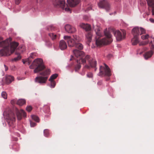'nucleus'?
Wrapping results in <instances>:
<instances>
[{"instance_id": "obj_1", "label": "nucleus", "mask_w": 154, "mask_h": 154, "mask_svg": "<svg viewBox=\"0 0 154 154\" xmlns=\"http://www.w3.org/2000/svg\"><path fill=\"white\" fill-rule=\"evenodd\" d=\"M88 62L89 64L92 67L96 68L97 65V61L95 60L90 56L87 55L84 58H80L79 60L76 61L77 64L75 66V72L78 71L81 67V64L80 62H81L82 63L84 64L86 63V61Z\"/></svg>"}, {"instance_id": "obj_2", "label": "nucleus", "mask_w": 154, "mask_h": 154, "mask_svg": "<svg viewBox=\"0 0 154 154\" xmlns=\"http://www.w3.org/2000/svg\"><path fill=\"white\" fill-rule=\"evenodd\" d=\"M29 68L33 69L34 68V72L37 73L42 71L45 68L42 60L41 59L37 58L35 59L32 64L30 66Z\"/></svg>"}, {"instance_id": "obj_3", "label": "nucleus", "mask_w": 154, "mask_h": 154, "mask_svg": "<svg viewBox=\"0 0 154 154\" xmlns=\"http://www.w3.org/2000/svg\"><path fill=\"white\" fill-rule=\"evenodd\" d=\"M11 37L0 42V47L3 48L0 50V56H7L8 54L9 43L12 41Z\"/></svg>"}, {"instance_id": "obj_4", "label": "nucleus", "mask_w": 154, "mask_h": 154, "mask_svg": "<svg viewBox=\"0 0 154 154\" xmlns=\"http://www.w3.org/2000/svg\"><path fill=\"white\" fill-rule=\"evenodd\" d=\"M122 32L119 30L113 31V33L116 37L117 41H120L125 38L126 35V32L125 30L122 29Z\"/></svg>"}, {"instance_id": "obj_5", "label": "nucleus", "mask_w": 154, "mask_h": 154, "mask_svg": "<svg viewBox=\"0 0 154 154\" xmlns=\"http://www.w3.org/2000/svg\"><path fill=\"white\" fill-rule=\"evenodd\" d=\"M65 2L64 0H59L53 3L54 6L57 8H61L63 9L64 8L65 10L66 11L70 12L71 13V11L69 8L68 7L67 5H65Z\"/></svg>"}, {"instance_id": "obj_6", "label": "nucleus", "mask_w": 154, "mask_h": 154, "mask_svg": "<svg viewBox=\"0 0 154 154\" xmlns=\"http://www.w3.org/2000/svg\"><path fill=\"white\" fill-rule=\"evenodd\" d=\"M98 75L103 77L107 76L109 77L112 75V72L110 69H105L104 66H100V72Z\"/></svg>"}, {"instance_id": "obj_7", "label": "nucleus", "mask_w": 154, "mask_h": 154, "mask_svg": "<svg viewBox=\"0 0 154 154\" xmlns=\"http://www.w3.org/2000/svg\"><path fill=\"white\" fill-rule=\"evenodd\" d=\"M112 41L111 40H107L105 38L102 39H97L96 40V44L97 46H100L103 45H107L110 44Z\"/></svg>"}, {"instance_id": "obj_8", "label": "nucleus", "mask_w": 154, "mask_h": 154, "mask_svg": "<svg viewBox=\"0 0 154 154\" xmlns=\"http://www.w3.org/2000/svg\"><path fill=\"white\" fill-rule=\"evenodd\" d=\"M98 5L99 7L105 8L107 11H108L110 9L109 5L107 0H100Z\"/></svg>"}, {"instance_id": "obj_9", "label": "nucleus", "mask_w": 154, "mask_h": 154, "mask_svg": "<svg viewBox=\"0 0 154 154\" xmlns=\"http://www.w3.org/2000/svg\"><path fill=\"white\" fill-rule=\"evenodd\" d=\"M19 45L18 42H12L10 43V48L11 49L10 50L9 48V51L8 54H7V56L10 55L11 54H13L15 51L16 48Z\"/></svg>"}, {"instance_id": "obj_10", "label": "nucleus", "mask_w": 154, "mask_h": 154, "mask_svg": "<svg viewBox=\"0 0 154 154\" xmlns=\"http://www.w3.org/2000/svg\"><path fill=\"white\" fill-rule=\"evenodd\" d=\"M16 110L17 117L18 120H21L22 116L24 117H26V113L23 110L21 109L20 110H19L18 109L16 108Z\"/></svg>"}, {"instance_id": "obj_11", "label": "nucleus", "mask_w": 154, "mask_h": 154, "mask_svg": "<svg viewBox=\"0 0 154 154\" xmlns=\"http://www.w3.org/2000/svg\"><path fill=\"white\" fill-rule=\"evenodd\" d=\"M6 120H8L15 118L14 113L11 110H9L7 112H5L4 113Z\"/></svg>"}, {"instance_id": "obj_12", "label": "nucleus", "mask_w": 154, "mask_h": 154, "mask_svg": "<svg viewBox=\"0 0 154 154\" xmlns=\"http://www.w3.org/2000/svg\"><path fill=\"white\" fill-rule=\"evenodd\" d=\"M48 78V76H37L35 79V82L40 84L45 83L46 82Z\"/></svg>"}, {"instance_id": "obj_13", "label": "nucleus", "mask_w": 154, "mask_h": 154, "mask_svg": "<svg viewBox=\"0 0 154 154\" xmlns=\"http://www.w3.org/2000/svg\"><path fill=\"white\" fill-rule=\"evenodd\" d=\"M81 0H67V2L71 7H74L79 4Z\"/></svg>"}, {"instance_id": "obj_14", "label": "nucleus", "mask_w": 154, "mask_h": 154, "mask_svg": "<svg viewBox=\"0 0 154 154\" xmlns=\"http://www.w3.org/2000/svg\"><path fill=\"white\" fill-rule=\"evenodd\" d=\"M146 33V30L142 28L135 27V35H141L145 34Z\"/></svg>"}, {"instance_id": "obj_15", "label": "nucleus", "mask_w": 154, "mask_h": 154, "mask_svg": "<svg viewBox=\"0 0 154 154\" xmlns=\"http://www.w3.org/2000/svg\"><path fill=\"white\" fill-rule=\"evenodd\" d=\"M66 31L68 33H73L75 32L76 29L69 24L66 25L65 26Z\"/></svg>"}, {"instance_id": "obj_16", "label": "nucleus", "mask_w": 154, "mask_h": 154, "mask_svg": "<svg viewBox=\"0 0 154 154\" xmlns=\"http://www.w3.org/2000/svg\"><path fill=\"white\" fill-rule=\"evenodd\" d=\"M152 43H151V42L150 43V45H151L150 47V48L151 50L149 51L146 52L144 55V57L146 59H147L148 58L151 57L153 54L152 50L154 49V45H152Z\"/></svg>"}, {"instance_id": "obj_17", "label": "nucleus", "mask_w": 154, "mask_h": 154, "mask_svg": "<svg viewBox=\"0 0 154 154\" xmlns=\"http://www.w3.org/2000/svg\"><path fill=\"white\" fill-rule=\"evenodd\" d=\"M73 52L75 57H83L85 55V53L84 52L78 50H74Z\"/></svg>"}, {"instance_id": "obj_18", "label": "nucleus", "mask_w": 154, "mask_h": 154, "mask_svg": "<svg viewBox=\"0 0 154 154\" xmlns=\"http://www.w3.org/2000/svg\"><path fill=\"white\" fill-rule=\"evenodd\" d=\"M79 26L81 28L85 29L86 31H89L91 29V25L88 23H81Z\"/></svg>"}, {"instance_id": "obj_19", "label": "nucleus", "mask_w": 154, "mask_h": 154, "mask_svg": "<svg viewBox=\"0 0 154 154\" xmlns=\"http://www.w3.org/2000/svg\"><path fill=\"white\" fill-rule=\"evenodd\" d=\"M59 48L61 50H64L67 48V45L66 42L63 40H62L59 42Z\"/></svg>"}, {"instance_id": "obj_20", "label": "nucleus", "mask_w": 154, "mask_h": 154, "mask_svg": "<svg viewBox=\"0 0 154 154\" xmlns=\"http://www.w3.org/2000/svg\"><path fill=\"white\" fill-rule=\"evenodd\" d=\"M38 54L36 52L32 53L31 54L29 57L27 58V60L29 65L31 62L32 60L31 59H33L35 58L36 57H37Z\"/></svg>"}, {"instance_id": "obj_21", "label": "nucleus", "mask_w": 154, "mask_h": 154, "mask_svg": "<svg viewBox=\"0 0 154 154\" xmlns=\"http://www.w3.org/2000/svg\"><path fill=\"white\" fill-rule=\"evenodd\" d=\"M15 120L16 118H14L10 120H7L6 122L10 127H12L13 128L15 127Z\"/></svg>"}, {"instance_id": "obj_22", "label": "nucleus", "mask_w": 154, "mask_h": 154, "mask_svg": "<svg viewBox=\"0 0 154 154\" xmlns=\"http://www.w3.org/2000/svg\"><path fill=\"white\" fill-rule=\"evenodd\" d=\"M43 109L45 113L49 114V115H46L45 116L47 118L49 117L51 114L50 113V107L48 105H45L43 107Z\"/></svg>"}, {"instance_id": "obj_23", "label": "nucleus", "mask_w": 154, "mask_h": 154, "mask_svg": "<svg viewBox=\"0 0 154 154\" xmlns=\"http://www.w3.org/2000/svg\"><path fill=\"white\" fill-rule=\"evenodd\" d=\"M68 45L69 47H73L75 46L76 42L74 39L71 38L70 39H69L67 41Z\"/></svg>"}, {"instance_id": "obj_24", "label": "nucleus", "mask_w": 154, "mask_h": 154, "mask_svg": "<svg viewBox=\"0 0 154 154\" xmlns=\"http://www.w3.org/2000/svg\"><path fill=\"white\" fill-rule=\"evenodd\" d=\"M14 80V78L13 76L11 75H8L6 78V83L7 84H9L11 83Z\"/></svg>"}, {"instance_id": "obj_25", "label": "nucleus", "mask_w": 154, "mask_h": 154, "mask_svg": "<svg viewBox=\"0 0 154 154\" xmlns=\"http://www.w3.org/2000/svg\"><path fill=\"white\" fill-rule=\"evenodd\" d=\"M104 34L105 35L106 37V39H107V40H111L112 41V40L111 39V37L112 35L110 33V32L107 31V29H105L104 31Z\"/></svg>"}, {"instance_id": "obj_26", "label": "nucleus", "mask_w": 154, "mask_h": 154, "mask_svg": "<svg viewBox=\"0 0 154 154\" xmlns=\"http://www.w3.org/2000/svg\"><path fill=\"white\" fill-rule=\"evenodd\" d=\"M50 72L51 71L50 69H47L40 72V75L44 76H47L50 74Z\"/></svg>"}, {"instance_id": "obj_27", "label": "nucleus", "mask_w": 154, "mask_h": 154, "mask_svg": "<svg viewBox=\"0 0 154 154\" xmlns=\"http://www.w3.org/2000/svg\"><path fill=\"white\" fill-rule=\"evenodd\" d=\"M92 34L91 32H88L86 34V36L88 40L87 42L90 43L91 41Z\"/></svg>"}, {"instance_id": "obj_28", "label": "nucleus", "mask_w": 154, "mask_h": 154, "mask_svg": "<svg viewBox=\"0 0 154 154\" xmlns=\"http://www.w3.org/2000/svg\"><path fill=\"white\" fill-rule=\"evenodd\" d=\"M15 54L17 55V57L14 58L12 59V60L14 61H17L19 60H20L21 58V56L20 55V54L19 52H16L15 53Z\"/></svg>"}, {"instance_id": "obj_29", "label": "nucleus", "mask_w": 154, "mask_h": 154, "mask_svg": "<svg viewBox=\"0 0 154 154\" xmlns=\"http://www.w3.org/2000/svg\"><path fill=\"white\" fill-rule=\"evenodd\" d=\"M26 101L23 99H19L17 103V104L20 106H22L25 104Z\"/></svg>"}, {"instance_id": "obj_30", "label": "nucleus", "mask_w": 154, "mask_h": 154, "mask_svg": "<svg viewBox=\"0 0 154 154\" xmlns=\"http://www.w3.org/2000/svg\"><path fill=\"white\" fill-rule=\"evenodd\" d=\"M132 33L133 35V37L131 40V42L133 45H135V28H134L132 30Z\"/></svg>"}, {"instance_id": "obj_31", "label": "nucleus", "mask_w": 154, "mask_h": 154, "mask_svg": "<svg viewBox=\"0 0 154 154\" xmlns=\"http://www.w3.org/2000/svg\"><path fill=\"white\" fill-rule=\"evenodd\" d=\"M148 5L152 8H154V0H146Z\"/></svg>"}, {"instance_id": "obj_32", "label": "nucleus", "mask_w": 154, "mask_h": 154, "mask_svg": "<svg viewBox=\"0 0 154 154\" xmlns=\"http://www.w3.org/2000/svg\"><path fill=\"white\" fill-rule=\"evenodd\" d=\"M75 46L76 48L80 50H82L83 48V45L80 43H76Z\"/></svg>"}, {"instance_id": "obj_33", "label": "nucleus", "mask_w": 154, "mask_h": 154, "mask_svg": "<svg viewBox=\"0 0 154 154\" xmlns=\"http://www.w3.org/2000/svg\"><path fill=\"white\" fill-rule=\"evenodd\" d=\"M58 76V75L57 74L55 73L52 75L49 79V81H54V80L56 79Z\"/></svg>"}, {"instance_id": "obj_34", "label": "nucleus", "mask_w": 154, "mask_h": 154, "mask_svg": "<svg viewBox=\"0 0 154 154\" xmlns=\"http://www.w3.org/2000/svg\"><path fill=\"white\" fill-rule=\"evenodd\" d=\"M48 35L51 37L52 40H55L56 38L57 35H56L54 33H49Z\"/></svg>"}, {"instance_id": "obj_35", "label": "nucleus", "mask_w": 154, "mask_h": 154, "mask_svg": "<svg viewBox=\"0 0 154 154\" xmlns=\"http://www.w3.org/2000/svg\"><path fill=\"white\" fill-rule=\"evenodd\" d=\"M32 119L35 122H39V119L38 117L35 115H33L31 116Z\"/></svg>"}, {"instance_id": "obj_36", "label": "nucleus", "mask_w": 154, "mask_h": 154, "mask_svg": "<svg viewBox=\"0 0 154 154\" xmlns=\"http://www.w3.org/2000/svg\"><path fill=\"white\" fill-rule=\"evenodd\" d=\"M149 37V36L148 34L146 35H143L141 36V38L143 40H146L148 39Z\"/></svg>"}, {"instance_id": "obj_37", "label": "nucleus", "mask_w": 154, "mask_h": 154, "mask_svg": "<svg viewBox=\"0 0 154 154\" xmlns=\"http://www.w3.org/2000/svg\"><path fill=\"white\" fill-rule=\"evenodd\" d=\"M44 134L45 136L48 137L49 135V131L48 129H46L44 130Z\"/></svg>"}, {"instance_id": "obj_38", "label": "nucleus", "mask_w": 154, "mask_h": 154, "mask_svg": "<svg viewBox=\"0 0 154 154\" xmlns=\"http://www.w3.org/2000/svg\"><path fill=\"white\" fill-rule=\"evenodd\" d=\"M2 96L5 99H7V94L5 91H3L2 93Z\"/></svg>"}, {"instance_id": "obj_39", "label": "nucleus", "mask_w": 154, "mask_h": 154, "mask_svg": "<svg viewBox=\"0 0 154 154\" xmlns=\"http://www.w3.org/2000/svg\"><path fill=\"white\" fill-rule=\"evenodd\" d=\"M51 82V88H54L56 85V82L54 81H49Z\"/></svg>"}, {"instance_id": "obj_40", "label": "nucleus", "mask_w": 154, "mask_h": 154, "mask_svg": "<svg viewBox=\"0 0 154 154\" xmlns=\"http://www.w3.org/2000/svg\"><path fill=\"white\" fill-rule=\"evenodd\" d=\"M87 77L89 78H92L93 77V75L92 72H89L87 74Z\"/></svg>"}, {"instance_id": "obj_41", "label": "nucleus", "mask_w": 154, "mask_h": 154, "mask_svg": "<svg viewBox=\"0 0 154 154\" xmlns=\"http://www.w3.org/2000/svg\"><path fill=\"white\" fill-rule=\"evenodd\" d=\"M32 108L31 106H28L26 107V110L28 112H30L32 110Z\"/></svg>"}, {"instance_id": "obj_42", "label": "nucleus", "mask_w": 154, "mask_h": 154, "mask_svg": "<svg viewBox=\"0 0 154 154\" xmlns=\"http://www.w3.org/2000/svg\"><path fill=\"white\" fill-rule=\"evenodd\" d=\"M73 39H74L76 42H78L79 40V36L76 35H73Z\"/></svg>"}, {"instance_id": "obj_43", "label": "nucleus", "mask_w": 154, "mask_h": 154, "mask_svg": "<svg viewBox=\"0 0 154 154\" xmlns=\"http://www.w3.org/2000/svg\"><path fill=\"white\" fill-rule=\"evenodd\" d=\"M30 122L31 126L32 127H34L36 125V124L35 123L31 121H30Z\"/></svg>"}, {"instance_id": "obj_44", "label": "nucleus", "mask_w": 154, "mask_h": 154, "mask_svg": "<svg viewBox=\"0 0 154 154\" xmlns=\"http://www.w3.org/2000/svg\"><path fill=\"white\" fill-rule=\"evenodd\" d=\"M64 38L65 40H67V41L68 40H69V39L71 38V37L70 36L65 35L64 37Z\"/></svg>"}, {"instance_id": "obj_45", "label": "nucleus", "mask_w": 154, "mask_h": 154, "mask_svg": "<svg viewBox=\"0 0 154 154\" xmlns=\"http://www.w3.org/2000/svg\"><path fill=\"white\" fill-rule=\"evenodd\" d=\"M148 43L147 41H143L140 44V45H145L147 44Z\"/></svg>"}, {"instance_id": "obj_46", "label": "nucleus", "mask_w": 154, "mask_h": 154, "mask_svg": "<svg viewBox=\"0 0 154 154\" xmlns=\"http://www.w3.org/2000/svg\"><path fill=\"white\" fill-rule=\"evenodd\" d=\"M112 57V55L111 54H108L107 56V57L108 59H110Z\"/></svg>"}, {"instance_id": "obj_47", "label": "nucleus", "mask_w": 154, "mask_h": 154, "mask_svg": "<svg viewBox=\"0 0 154 154\" xmlns=\"http://www.w3.org/2000/svg\"><path fill=\"white\" fill-rule=\"evenodd\" d=\"M21 0H15V3L17 5H18L20 2Z\"/></svg>"}, {"instance_id": "obj_48", "label": "nucleus", "mask_w": 154, "mask_h": 154, "mask_svg": "<svg viewBox=\"0 0 154 154\" xmlns=\"http://www.w3.org/2000/svg\"><path fill=\"white\" fill-rule=\"evenodd\" d=\"M104 64L105 66V67H104L105 69H110V68L106 64L104 63Z\"/></svg>"}, {"instance_id": "obj_49", "label": "nucleus", "mask_w": 154, "mask_h": 154, "mask_svg": "<svg viewBox=\"0 0 154 154\" xmlns=\"http://www.w3.org/2000/svg\"><path fill=\"white\" fill-rule=\"evenodd\" d=\"M149 20L151 23H154V19L152 18H150L149 19Z\"/></svg>"}, {"instance_id": "obj_50", "label": "nucleus", "mask_w": 154, "mask_h": 154, "mask_svg": "<svg viewBox=\"0 0 154 154\" xmlns=\"http://www.w3.org/2000/svg\"><path fill=\"white\" fill-rule=\"evenodd\" d=\"M22 61L23 62V63H24V64H25V63L27 61L28 62V61L27 60V58L25 60H24V59H23L22 60Z\"/></svg>"}, {"instance_id": "obj_51", "label": "nucleus", "mask_w": 154, "mask_h": 154, "mask_svg": "<svg viewBox=\"0 0 154 154\" xmlns=\"http://www.w3.org/2000/svg\"><path fill=\"white\" fill-rule=\"evenodd\" d=\"M152 15H154V8H152Z\"/></svg>"}, {"instance_id": "obj_52", "label": "nucleus", "mask_w": 154, "mask_h": 154, "mask_svg": "<svg viewBox=\"0 0 154 154\" xmlns=\"http://www.w3.org/2000/svg\"><path fill=\"white\" fill-rule=\"evenodd\" d=\"M96 34L98 36H100L101 35V34L99 31H98V32H96Z\"/></svg>"}, {"instance_id": "obj_53", "label": "nucleus", "mask_w": 154, "mask_h": 154, "mask_svg": "<svg viewBox=\"0 0 154 154\" xmlns=\"http://www.w3.org/2000/svg\"><path fill=\"white\" fill-rule=\"evenodd\" d=\"M4 66L5 68V71H7L8 69V67L5 64H4Z\"/></svg>"}, {"instance_id": "obj_54", "label": "nucleus", "mask_w": 154, "mask_h": 154, "mask_svg": "<svg viewBox=\"0 0 154 154\" xmlns=\"http://www.w3.org/2000/svg\"><path fill=\"white\" fill-rule=\"evenodd\" d=\"M52 26H49L47 28V29L48 30H49V29H52Z\"/></svg>"}, {"instance_id": "obj_55", "label": "nucleus", "mask_w": 154, "mask_h": 154, "mask_svg": "<svg viewBox=\"0 0 154 154\" xmlns=\"http://www.w3.org/2000/svg\"><path fill=\"white\" fill-rule=\"evenodd\" d=\"M102 84V82H98V84L99 85H101Z\"/></svg>"}, {"instance_id": "obj_56", "label": "nucleus", "mask_w": 154, "mask_h": 154, "mask_svg": "<svg viewBox=\"0 0 154 154\" xmlns=\"http://www.w3.org/2000/svg\"><path fill=\"white\" fill-rule=\"evenodd\" d=\"M71 58L70 59V61L72 60H73V58H74L73 56H71Z\"/></svg>"}, {"instance_id": "obj_57", "label": "nucleus", "mask_w": 154, "mask_h": 154, "mask_svg": "<svg viewBox=\"0 0 154 154\" xmlns=\"http://www.w3.org/2000/svg\"><path fill=\"white\" fill-rule=\"evenodd\" d=\"M3 39V38L2 37L0 36V42L2 41Z\"/></svg>"}, {"instance_id": "obj_58", "label": "nucleus", "mask_w": 154, "mask_h": 154, "mask_svg": "<svg viewBox=\"0 0 154 154\" xmlns=\"http://www.w3.org/2000/svg\"><path fill=\"white\" fill-rule=\"evenodd\" d=\"M85 67L87 68H89V66L88 65H86L85 66Z\"/></svg>"}, {"instance_id": "obj_59", "label": "nucleus", "mask_w": 154, "mask_h": 154, "mask_svg": "<svg viewBox=\"0 0 154 154\" xmlns=\"http://www.w3.org/2000/svg\"><path fill=\"white\" fill-rule=\"evenodd\" d=\"M109 78H108V79H106V81H108V80H109Z\"/></svg>"}, {"instance_id": "obj_60", "label": "nucleus", "mask_w": 154, "mask_h": 154, "mask_svg": "<svg viewBox=\"0 0 154 154\" xmlns=\"http://www.w3.org/2000/svg\"><path fill=\"white\" fill-rule=\"evenodd\" d=\"M13 100H11V103L12 104V102H13Z\"/></svg>"}, {"instance_id": "obj_61", "label": "nucleus", "mask_w": 154, "mask_h": 154, "mask_svg": "<svg viewBox=\"0 0 154 154\" xmlns=\"http://www.w3.org/2000/svg\"><path fill=\"white\" fill-rule=\"evenodd\" d=\"M96 69H97V68H95V69L94 71H96Z\"/></svg>"}, {"instance_id": "obj_62", "label": "nucleus", "mask_w": 154, "mask_h": 154, "mask_svg": "<svg viewBox=\"0 0 154 154\" xmlns=\"http://www.w3.org/2000/svg\"><path fill=\"white\" fill-rule=\"evenodd\" d=\"M135 43H136L137 42V40L136 39H135Z\"/></svg>"}]
</instances>
